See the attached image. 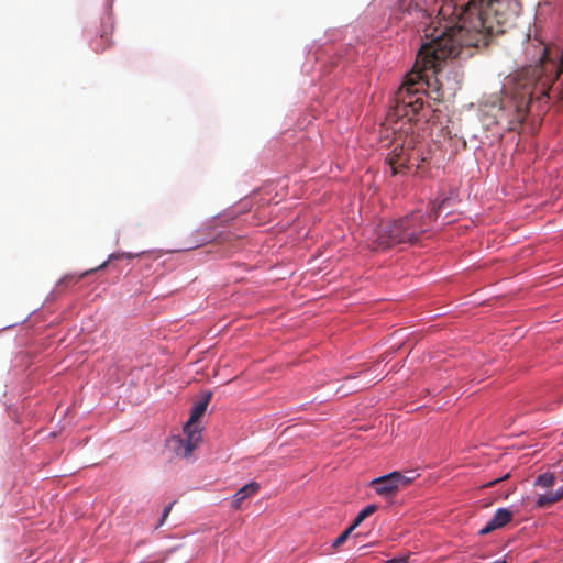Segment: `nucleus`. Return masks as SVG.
I'll return each instance as SVG.
<instances>
[{"label": "nucleus", "instance_id": "nucleus-8", "mask_svg": "<svg viewBox=\"0 0 563 563\" xmlns=\"http://www.w3.org/2000/svg\"><path fill=\"white\" fill-rule=\"evenodd\" d=\"M512 519V512L506 508L496 510L493 518L479 530L481 534H487L492 531L505 527Z\"/></svg>", "mask_w": 563, "mask_h": 563}, {"label": "nucleus", "instance_id": "nucleus-20", "mask_svg": "<svg viewBox=\"0 0 563 563\" xmlns=\"http://www.w3.org/2000/svg\"><path fill=\"white\" fill-rule=\"evenodd\" d=\"M173 506H174V503H170L169 505H167V506L164 508L163 514H162V518H161V520H159V522H158V525H157V527H156V528H158V527H161V526H163V525H164L165 520L167 519L168 515H169V514H170V511H172Z\"/></svg>", "mask_w": 563, "mask_h": 563}, {"label": "nucleus", "instance_id": "nucleus-15", "mask_svg": "<svg viewBox=\"0 0 563 563\" xmlns=\"http://www.w3.org/2000/svg\"><path fill=\"white\" fill-rule=\"evenodd\" d=\"M398 476L399 477H397V484H398L399 489L401 487H406L407 485L412 483L413 479L416 478V475H415L413 471H409L406 474H402V473L398 472Z\"/></svg>", "mask_w": 563, "mask_h": 563}, {"label": "nucleus", "instance_id": "nucleus-11", "mask_svg": "<svg viewBox=\"0 0 563 563\" xmlns=\"http://www.w3.org/2000/svg\"><path fill=\"white\" fill-rule=\"evenodd\" d=\"M396 12L398 19H404L406 14L411 15L412 13L420 14L421 16L426 15V12L419 8L416 0H397L396 2Z\"/></svg>", "mask_w": 563, "mask_h": 563}, {"label": "nucleus", "instance_id": "nucleus-17", "mask_svg": "<svg viewBox=\"0 0 563 563\" xmlns=\"http://www.w3.org/2000/svg\"><path fill=\"white\" fill-rule=\"evenodd\" d=\"M115 258H119V255H115V254L110 255L109 258L106 262H103L102 264H100L96 268L88 269V271L84 272L82 274H80L79 276H77L76 277V282L81 280L84 277L88 276L89 274H91V273H93L96 271L106 268L108 263L110 261H112V260H115Z\"/></svg>", "mask_w": 563, "mask_h": 563}, {"label": "nucleus", "instance_id": "nucleus-21", "mask_svg": "<svg viewBox=\"0 0 563 563\" xmlns=\"http://www.w3.org/2000/svg\"><path fill=\"white\" fill-rule=\"evenodd\" d=\"M409 555H400L393 558L387 561V563H408Z\"/></svg>", "mask_w": 563, "mask_h": 563}, {"label": "nucleus", "instance_id": "nucleus-10", "mask_svg": "<svg viewBox=\"0 0 563 563\" xmlns=\"http://www.w3.org/2000/svg\"><path fill=\"white\" fill-rule=\"evenodd\" d=\"M512 106H514V111L515 112H514L512 118L509 120V130L510 131H516L523 123V121H525V119L527 117L529 107H528V102L525 101L523 99H521L518 102L517 101L514 102Z\"/></svg>", "mask_w": 563, "mask_h": 563}, {"label": "nucleus", "instance_id": "nucleus-14", "mask_svg": "<svg viewBox=\"0 0 563 563\" xmlns=\"http://www.w3.org/2000/svg\"><path fill=\"white\" fill-rule=\"evenodd\" d=\"M555 483V476L552 473H544L537 477L536 485L543 488L553 486Z\"/></svg>", "mask_w": 563, "mask_h": 563}, {"label": "nucleus", "instance_id": "nucleus-6", "mask_svg": "<svg viewBox=\"0 0 563 563\" xmlns=\"http://www.w3.org/2000/svg\"><path fill=\"white\" fill-rule=\"evenodd\" d=\"M398 472H391L387 475L375 478L371 482V487L380 496L391 497L398 490L397 484Z\"/></svg>", "mask_w": 563, "mask_h": 563}, {"label": "nucleus", "instance_id": "nucleus-7", "mask_svg": "<svg viewBox=\"0 0 563 563\" xmlns=\"http://www.w3.org/2000/svg\"><path fill=\"white\" fill-rule=\"evenodd\" d=\"M113 31V25L111 18L108 15L106 19L101 20V31L91 41V47L96 53H102L104 49L111 46V35Z\"/></svg>", "mask_w": 563, "mask_h": 563}, {"label": "nucleus", "instance_id": "nucleus-18", "mask_svg": "<svg viewBox=\"0 0 563 563\" xmlns=\"http://www.w3.org/2000/svg\"><path fill=\"white\" fill-rule=\"evenodd\" d=\"M355 529V527H353L352 525L345 529L334 541H333V544L332 547L333 548H339L341 547L343 543H345V541L349 539L350 534L352 533V531Z\"/></svg>", "mask_w": 563, "mask_h": 563}, {"label": "nucleus", "instance_id": "nucleus-23", "mask_svg": "<svg viewBox=\"0 0 563 563\" xmlns=\"http://www.w3.org/2000/svg\"><path fill=\"white\" fill-rule=\"evenodd\" d=\"M209 240H210V239H208V238L201 239L197 244H195V245L190 246L189 249H196V247H198V246H201V245H203L205 243H207Z\"/></svg>", "mask_w": 563, "mask_h": 563}, {"label": "nucleus", "instance_id": "nucleus-4", "mask_svg": "<svg viewBox=\"0 0 563 563\" xmlns=\"http://www.w3.org/2000/svg\"><path fill=\"white\" fill-rule=\"evenodd\" d=\"M418 137L413 133L405 135L400 133L391 142L386 162L390 166L393 175L405 174L411 167L419 168L420 153L417 150Z\"/></svg>", "mask_w": 563, "mask_h": 563}, {"label": "nucleus", "instance_id": "nucleus-3", "mask_svg": "<svg viewBox=\"0 0 563 563\" xmlns=\"http://www.w3.org/2000/svg\"><path fill=\"white\" fill-rule=\"evenodd\" d=\"M533 49L532 62L526 67V74L531 76L532 80L539 82L542 89L555 93L563 99V80L554 87L555 80L563 71V62L556 60V58L561 59L562 57L561 51L559 48L552 49L542 42L533 45Z\"/></svg>", "mask_w": 563, "mask_h": 563}, {"label": "nucleus", "instance_id": "nucleus-1", "mask_svg": "<svg viewBox=\"0 0 563 563\" xmlns=\"http://www.w3.org/2000/svg\"><path fill=\"white\" fill-rule=\"evenodd\" d=\"M520 11L518 0H470L461 7L444 2L435 21L426 29L430 41L419 49L412 71L396 92V114L409 122L420 117L429 120L434 110L424 102V87L441 70V63L459 57L464 49L487 46L514 24Z\"/></svg>", "mask_w": 563, "mask_h": 563}, {"label": "nucleus", "instance_id": "nucleus-5", "mask_svg": "<svg viewBox=\"0 0 563 563\" xmlns=\"http://www.w3.org/2000/svg\"><path fill=\"white\" fill-rule=\"evenodd\" d=\"M211 397V391H205L201 398L195 402L190 417L183 428L184 438H177L173 441L174 451L177 456L183 459L191 456L198 443L201 441V431L197 422L206 412Z\"/></svg>", "mask_w": 563, "mask_h": 563}, {"label": "nucleus", "instance_id": "nucleus-22", "mask_svg": "<svg viewBox=\"0 0 563 563\" xmlns=\"http://www.w3.org/2000/svg\"><path fill=\"white\" fill-rule=\"evenodd\" d=\"M508 477H509V474H506L505 476H503V477H500V478H496V479H494V481H490L489 483L485 484V486H486V487H493V486H495L497 483H499V482H501V481H504V479H506V478H508Z\"/></svg>", "mask_w": 563, "mask_h": 563}, {"label": "nucleus", "instance_id": "nucleus-16", "mask_svg": "<svg viewBox=\"0 0 563 563\" xmlns=\"http://www.w3.org/2000/svg\"><path fill=\"white\" fill-rule=\"evenodd\" d=\"M398 476L399 477H397V484H398L399 489L401 487H406L407 485L412 483L413 479L416 478V475H415L413 471H409L406 474H402V473L398 472Z\"/></svg>", "mask_w": 563, "mask_h": 563}, {"label": "nucleus", "instance_id": "nucleus-2", "mask_svg": "<svg viewBox=\"0 0 563 563\" xmlns=\"http://www.w3.org/2000/svg\"><path fill=\"white\" fill-rule=\"evenodd\" d=\"M443 202L439 206L433 203L431 210L426 214L421 211H412L396 221L380 223L375 232V242L383 249L402 243H417L432 228V223L438 217V209Z\"/></svg>", "mask_w": 563, "mask_h": 563}, {"label": "nucleus", "instance_id": "nucleus-12", "mask_svg": "<svg viewBox=\"0 0 563 563\" xmlns=\"http://www.w3.org/2000/svg\"><path fill=\"white\" fill-rule=\"evenodd\" d=\"M563 498V489H558L549 494L541 495L537 500V506L544 508Z\"/></svg>", "mask_w": 563, "mask_h": 563}, {"label": "nucleus", "instance_id": "nucleus-19", "mask_svg": "<svg viewBox=\"0 0 563 563\" xmlns=\"http://www.w3.org/2000/svg\"><path fill=\"white\" fill-rule=\"evenodd\" d=\"M173 506H174V503H170L169 505H167V506L164 508L163 514H162V518H161V520H159V522H158V525H157V527H156V528H158V527H161V526H163V525H164L165 520L167 519L168 515H169V514H170V511H172Z\"/></svg>", "mask_w": 563, "mask_h": 563}, {"label": "nucleus", "instance_id": "nucleus-9", "mask_svg": "<svg viewBox=\"0 0 563 563\" xmlns=\"http://www.w3.org/2000/svg\"><path fill=\"white\" fill-rule=\"evenodd\" d=\"M260 490V484L257 482H251L241 487L234 495L231 501V507L239 510L242 506L243 500L257 494Z\"/></svg>", "mask_w": 563, "mask_h": 563}, {"label": "nucleus", "instance_id": "nucleus-13", "mask_svg": "<svg viewBox=\"0 0 563 563\" xmlns=\"http://www.w3.org/2000/svg\"><path fill=\"white\" fill-rule=\"evenodd\" d=\"M377 510V506L374 504L367 505L364 509H362L356 518L354 519L352 526L358 527L366 518L372 516Z\"/></svg>", "mask_w": 563, "mask_h": 563}]
</instances>
